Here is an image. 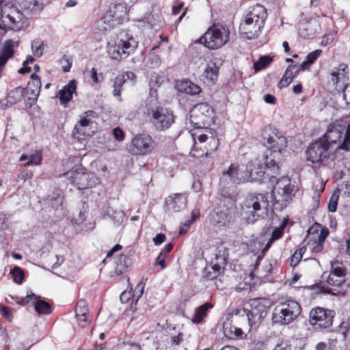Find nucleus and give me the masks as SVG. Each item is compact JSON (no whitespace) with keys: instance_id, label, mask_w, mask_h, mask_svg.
I'll use <instances>...</instances> for the list:
<instances>
[{"instance_id":"72a5a7b5","label":"nucleus","mask_w":350,"mask_h":350,"mask_svg":"<svg viewBox=\"0 0 350 350\" xmlns=\"http://www.w3.org/2000/svg\"><path fill=\"white\" fill-rule=\"evenodd\" d=\"M42 159L41 151L36 150L33 154L30 155L23 154L20 159V161H28L27 165H38L41 163Z\"/></svg>"},{"instance_id":"dca6fc26","label":"nucleus","mask_w":350,"mask_h":350,"mask_svg":"<svg viewBox=\"0 0 350 350\" xmlns=\"http://www.w3.org/2000/svg\"><path fill=\"white\" fill-rule=\"evenodd\" d=\"M267 301L265 299H252L250 301L251 309H243V312L247 316L250 326L258 323L261 319L266 316L267 312Z\"/></svg>"},{"instance_id":"338daca9","label":"nucleus","mask_w":350,"mask_h":350,"mask_svg":"<svg viewBox=\"0 0 350 350\" xmlns=\"http://www.w3.org/2000/svg\"><path fill=\"white\" fill-rule=\"evenodd\" d=\"M90 76L94 83H98L99 82L97 70L95 68L91 70Z\"/></svg>"},{"instance_id":"a211bd4d","label":"nucleus","mask_w":350,"mask_h":350,"mask_svg":"<svg viewBox=\"0 0 350 350\" xmlns=\"http://www.w3.org/2000/svg\"><path fill=\"white\" fill-rule=\"evenodd\" d=\"M334 312L323 308H316L310 312V323L317 329H326L332 326Z\"/></svg>"},{"instance_id":"052dcab7","label":"nucleus","mask_w":350,"mask_h":350,"mask_svg":"<svg viewBox=\"0 0 350 350\" xmlns=\"http://www.w3.org/2000/svg\"><path fill=\"white\" fill-rule=\"evenodd\" d=\"M165 256L163 254V252H161L157 258V264L159 265L161 269H164L165 267Z\"/></svg>"},{"instance_id":"393cba45","label":"nucleus","mask_w":350,"mask_h":350,"mask_svg":"<svg viewBox=\"0 0 350 350\" xmlns=\"http://www.w3.org/2000/svg\"><path fill=\"white\" fill-rule=\"evenodd\" d=\"M286 224H287V220L284 219L282 224L280 225V226L275 228L273 231L270 240L269 241V242L266 244V245L262 250V256H258L256 260V262L255 265V270L257 269V267L259 265V262L260 261L261 258L263 256L265 252H267L269 249L272 243L274 242L275 241L278 240L282 236L284 229L286 227Z\"/></svg>"},{"instance_id":"7ed1b4c3","label":"nucleus","mask_w":350,"mask_h":350,"mask_svg":"<svg viewBox=\"0 0 350 350\" xmlns=\"http://www.w3.org/2000/svg\"><path fill=\"white\" fill-rule=\"evenodd\" d=\"M138 42L125 31L111 36L107 42V53L113 59L127 57L137 47Z\"/></svg>"},{"instance_id":"69168bd1","label":"nucleus","mask_w":350,"mask_h":350,"mask_svg":"<svg viewBox=\"0 0 350 350\" xmlns=\"http://www.w3.org/2000/svg\"><path fill=\"white\" fill-rule=\"evenodd\" d=\"M312 250L314 252H319L321 251L323 247V244L319 243V241H315L312 244Z\"/></svg>"},{"instance_id":"864d4df0","label":"nucleus","mask_w":350,"mask_h":350,"mask_svg":"<svg viewBox=\"0 0 350 350\" xmlns=\"http://www.w3.org/2000/svg\"><path fill=\"white\" fill-rule=\"evenodd\" d=\"M343 98L347 106L350 107V85H347L343 90Z\"/></svg>"},{"instance_id":"de8ad7c7","label":"nucleus","mask_w":350,"mask_h":350,"mask_svg":"<svg viewBox=\"0 0 350 350\" xmlns=\"http://www.w3.org/2000/svg\"><path fill=\"white\" fill-rule=\"evenodd\" d=\"M321 53V50H315V51L310 52V53L308 54V55L306 56V59L308 60V62L309 63H310L312 64L320 56Z\"/></svg>"},{"instance_id":"cd10ccee","label":"nucleus","mask_w":350,"mask_h":350,"mask_svg":"<svg viewBox=\"0 0 350 350\" xmlns=\"http://www.w3.org/2000/svg\"><path fill=\"white\" fill-rule=\"evenodd\" d=\"M33 299L36 300L34 308L39 314H49L51 312L50 305L44 301L38 299V297L35 294L27 295L25 297L27 303Z\"/></svg>"},{"instance_id":"bb28decb","label":"nucleus","mask_w":350,"mask_h":350,"mask_svg":"<svg viewBox=\"0 0 350 350\" xmlns=\"http://www.w3.org/2000/svg\"><path fill=\"white\" fill-rule=\"evenodd\" d=\"M135 75L133 72H126L120 77H117L115 79L113 83V95L118 98L120 101H122L121 98V91L122 85L126 82L128 79H132L135 77Z\"/></svg>"},{"instance_id":"f8f14e48","label":"nucleus","mask_w":350,"mask_h":350,"mask_svg":"<svg viewBox=\"0 0 350 350\" xmlns=\"http://www.w3.org/2000/svg\"><path fill=\"white\" fill-rule=\"evenodd\" d=\"M299 304L293 300H287L277 306L272 313V321L275 324L285 325L295 320L301 313Z\"/></svg>"},{"instance_id":"680f3d73","label":"nucleus","mask_w":350,"mask_h":350,"mask_svg":"<svg viewBox=\"0 0 350 350\" xmlns=\"http://www.w3.org/2000/svg\"><path fill=\"white\" fill-rule=\"evenodd\" d=\"M331 81L334 84L336 85L339 81H343V79L337 75L336 71L334 69L331 72Z\"/></svg>"},{"instance_id":"603ef678","label":"nucleus","mask_w":350,"mask_h":350,"mask_svg":"<svg viewBox=\"0 0 350 350\" xmlns=\"http://www.w3.org/2000/svg\"><path fill=\"white\" fill-rule=\"evenodd\" d=\"M192 224V221L187 220L183 225L180 226L179 229V234H183L187 232L191 225Z\"/></svg>"},{"instance_id":"1a4fd4ad","label":"nucleus","mask_w":350,"mask_h":350,"mask_svg":"<svg viewBox=\"0 0 350 350\" xmlns=\"http://www.w3.org/2000/svg\"><path fill=\"white\" fill-rule=\"evenodd\" d=\"M229 38V28L220 23H215L208 29L198 42L203 44L208 49L215 50L225 45Z\"/></svg>"},{"instance_id":"a19ab883","label":"nucleus","mask_w":350,"mask_h":350,"mask_svg":"<svg viewBox=\"0 0 350 350\" xmlns=\"http://www.w3.org/2000/svg\"><path fill=\"white\" fill-rule=\"evenodd\" d=\"M12 275L14 282L17 284H21L24 279V273L19 267H14L10 271Z\"/></svg>"},{"instance_id":"13d9d810","label":"nucleus","mask_w":350,"mask_h":350,"mask_svg":"<svg viewBox=\"0 0 350 350\" xmlns=\"http://www.w3.org/2000/svg\"><path fill=\"white\" fill-rule=\"evenodd\" d=\"M88 314H85L83 317L81 316H76L77 318L79 324L81 327H85L89 323V320L88 318Z\"/></svg>"},{"instance_id":"e433bc0d","label":"nucleus","mask_w":350,"mask_h":350,"mask_svg":"<svg viewBox=\"0 0 350 350\" xmlns=\"http://www.w3.org/2000/svg\"><path fill=\"white\" fill-rule=\"evenodd\" d=\"M272 62V57L269 55L262 56L254 64L256 71H259L267 67Z\"/></svg>"},{"instance_id":"0e129e2a","label":"nucleus","mask_w":350,"mask_h":350,"mask_svg":"<svg viewBox=\"0 0 350 350\" xmlns=\"http://www.w3.org/2000/svg\"><path fill=\"white\" fill-rule=\"evenodd\" d=\"M264 100L268 104L274 105L276 102V98L274 96L267 94L264 96Z\"/></svg>"},{"instance_id":"8fccbe9b","label":"nucleus","mask_w":350,"mask_h":350,"mask_svg":"<svg viewBox=\"0 0 350 350\" xmlns=\"http://www.w3.org/2000/svg\"><path fill=\"white\" fill-rule=\"evenodd\" d=\"M113 133L116 139L119 142L123 141L124 138V132L119 127L115 128L113 129Z\"/></svg>"},{"instance_id":"2eb2a0df","label":"nucleus","mask_w":350,"mask_h":350,"mask_svg":"<svg viewBox=\"0 0 350 350\" xmlns=\"http://www.w3.org/2000/svg\"><path fill=\"white\" fill-rule=\"evenodd\" d=\"M266 171H263L259 164L254 162H249L246 165V172L243 173L245 181L260 182L264 177H267L271 182H273L275 176L274 174H278L279 171L274 172L273 167H267L265 165Z\"/></svg>"},{"instance_id":"4be33fe9","label":"nucleus","mask_w":350,"mask_h":350,"mask_svg":"<svg viewBox=\"0 0 350 350\" xmlns=\"http://www.w3.org/2000/svg\"><path fill=\"white\" fill-rule=\"evenodd\" d=\"M95 113L93 111H85L83 116H81L79 122L75 126V133H77L81 135H88L89 136L90 134L88 132V127L92 126L94 123L92 120L88 118L90 116H93Z\"/></svg>"},{"instance_id":"4c0bfd02","label":"nucleus","mask_w":350,"mask_h":350,"mask_svg":"<svg viewBox=\"0 0 350 350\" xmlns=\"http://www.w3.org/2000/svg\"><path fill=\"white\" fill-rule=\"evenodd\" d=\"M238 185L235 181L232 180L229 176H227V174H224L222 172L221 176L219 179V186L224 189L225 188H232L236 187Z\"/></svg>"},{"instance_id":"b1692460","label":"nucleus","mask_w":350,"mask_h":350,"mask_svg":"<svg viewBox=\"0 0 350 350\" xmlns=\"http://www.w3.org/2000/svg\"><path fill=\"white\" fill-rule=\"evenodd\" d=\"M299 72V66L297 65H290L286 69L284 74L278 84L280 89L287 87Z\"/></svg>"},{"instance_id":"a18cd8bd","label":"nucleus","mask_w":350,"mask_h":350,"mask_svg":"<svg viewBox=\"0 0 350 350\" xmlns=\"http://www.w3.org/2000/svg\"><path fill=\"white\" fill-rule=\"evenodd\" d=\"M334 69L335 70V71H336L337 75L343 79L344 82L347 81V79H348L347 65L345 64H341L338 67L334 68Z\"/></svg>"},{"instance_id":"c9c22d12","label":"nucleus","mask_w":350,"mask_h":350,"mask_svg":"<svg viewBox=\"0 0 350 350\" xmlns=\"http://www.w3.org/2000/svg\"><path fill=\"white\" fill-rule=\"evenodd\" d=\"M129 264L130 259L126 255H120L116 261V268L115 270L116 274L118 275L124 273L126 271Z\"/></svg>"},{"instance_id":"f257e3e1","label":"nucleus","mask_w":350,"mask_h":350,"mask_svg":"<svg viewBox=\"0 0 350 350\" xmlns=\"http://www.w3.org/2000/svg\"><path fill=\"white\" fill-rule=\"evenodd\" d=\"M263 138L268 148L265 157L264 165L273 167L274 172H276L279 171V163L282 158V154L286 147V139L279 133L273 131L270 133L265 132Z\"/></svg>"},{"instance_id":"f03ea898","label":"nucleus","mask_w":350,"mask_h":350,"mask_svg":"<svg viewBox=\"0 0 350 350\" xmlns=\"http://www.w3.org/2000/svg\"><path fill=\"white\" fill-rule=\"evenodd\" d=\"M266 18L267 10L264 6L255 5L240 24V33L249 40L257 38L264 27Z\"/></svg>"},{"instance_id":"c03bdc74","label":"nucleus","mask_w":350,"mask_h":350,"mask_svg":"<svg viewBox=\"0 0 350 350\" xmlns=\"http://www.w3.org/2000/svg\"><path fill=\"white\" fill-rule=\"evenodd\" d=\"M338 198L339 196L336 192H334L330 197L328 203V210L329 212L334 213L336 211Z\"/></svg>"},{"instance_id":"ea45409f","label":"nucleus","mask_w":350,"mask_h":350,"mask_svg":"<svg viewBox=\"0 0 350 350\" xmlns=\"http://www.w3.org/2000/svg\"><path fill=\"white\" fill-rule=\"evenodd\" d=\"M332 280L334 282V284H332V282H327L329 286L326 288L323 287L324 292L327 293H330L334 295H337L342 293V292L338 290L336 288L340 287L343 284H335L336 277H334Z\"/></svg>"},{"instance_id":"9d476101","label":"nucleus","mask_w":350,"mask_h":350,"mask_svg":"<svg viewBox=\"0 0 350 350\" xmlns=\"http://www.w3.org/2000/svg\"><path fill=\"white\" fill-rule=\"evenodd\" d=\"M321 139H324L329 144H338L337 149L350 151V123L348 127L338 122L330 124Z\"/></svg>"},{"instance_id":"0eeeda50","label":"nucleus","mask_w":350,"mask_h":350,"mask_svg":"<svg viewBox=\"0 0 350 350\" xmlns=\"http://www.w3.org/2000/svg\"><path fill=\"white\" fill-rule=\"evenodd\" d=\"M269 202L262 193L249 196L243 202L242 208L248 223H252L267 215Z\"/></svg>"},{"instance_id":"aec40b11","label":"nucleus","mask_w":350,"mask_h":350,"mask_svg":"<svg viewBox=\"0 0 350 350\" xmlns=\"http://www.w3.org/2000/svg\"><path fill=\"white\" fill-rule=\"evenodd\" d=\"M166 209L170 212H178L186 207L187 198L181 193L169 196L165 200Z\"/></svg>"},{"instance_id":"f704fd0d","label":"nucleus","mask_w":350,"mask_h":350,"mask_svg":"<svg viewBox=\"0 0 350 350\" xmlns=\"http://www.w3.org/2000/svg\"><path fill=\"white\" fill-rule=\"evenodd\" d=\"M317 26L318 23L316 21L308 22L300 29L299 33L302 37L306 38L312 37L316 33V29L314 27H317Z\"/></svg>"},{"instance_id":"4468645a","label":"nucleus","mask_w":350,"mask_h":350,"mask_svg":"<svg viewBox=\"0 0 350 350\" xmlns=\"http://www.w3.org/2000/svg\"><path fill=\"white\" fill-rule=\"evenodd\" d=\"M236 207L230 199L224 200L212 215V222L217 226H225L230 224L234 217Z\"/></svg>"},{"instance_id":"473e14b6","label":"nucleus","mask_w":350,"mask_h":350,"mask_svg":"<svg viewBox=\"0 0 350 350\" xmlns=\"http://www.w3.org/2000/svg\"><path fill=\"white\" fill-rule=\"evenodd\" d=\"M224 174H227L232 180L237 183L240 184L245 182L243 173H239L238 165L235 164H231L228 170L223 172Z\"/></svg>"},{"instance_id":"39448f33","label":"nucleus","mask_w":350,"mask_h":350,"mask_svg":"<svg viewBox=\"0 0 350 350\" xmlns=\"http://www.w3.org/2000/svg\"><path fill=\"white\" fill-rule=\"evenodd\" d=\"M298 191V187L292 183L287 176L277 180L272 189L273 205L276 209L282 210L291 201Z\"/></svg>"},{"instance_id":"c756f323","label":"nucleus","mask_w":350,"mask_h":350,"mask_svg":"<svg viewBox=\"0 0 350 350\" xmlns=\"http://www.w3.org/2000/svg\"><path fill=\"white\" fill-rule=\"evenodd\" d=\"M40 80L36 79L35 81H31L29 82L28 88L26 90V92L28 94L29 92H31V96L28 98L30 105H32L36 102L40 94Z\"/></svg>"},{"instance_id":"7c9ffc66","label":"nucleus","mask_w":350,"mask_h":350,"mask_svg":"<svg viewBox=\"0 0 350 350\" xmlns=\"http://www.w3.org/2000/svg\"><path fill=\"white\" fill-rule=\"evenodd\" d=\"M213 307V305L211 303L207 302L197 308L192 318V321L196 324L201 323L203 319L206 317L208 310Z\"/></svg>"},{"instance_id":"58836bf2","label":"nucleus","mask_w":350,"mask_h":350,"mask_svg":"<svg viewBox=\"0 0 350 350\" xmlns=\"http://www.w3.org/2000/svg\"><path fill=\"white\" fill-rule=\"evenodd\" d=\"M88 303L84 299L79 300L75 308L76 316L83 317L85 314H88Z\"/></svg>"},{"instance_id":"f3484780","label":"nucleus","mask_w":350,"mask_h":350,"mask_svg":"<svg viewBox=\"0 0 350 350\" xmlns=\"http://www.w3.org/2000/svg\"><path fill=\"white\" fill-rule=\"evenodd\" d=\"M154 149V140L148 134L136 135L131 140L129 151L133 155H146Z\"/></svg>"},{"instance_id":"c85d7f7f","label":"nucleus","mask_w":350,"mask_h":350,"mask_svg":"<svg viewBox=\"0 0 350 350\" xmlns=\"http://www.w3.org/2000/svg\"><path fill=\"white\" fill-rule=\"evenodd\" d=\"M26 89L21 87H17L11 90L6 97V101L10 105H15L21 101L25 96Z\"/></svg>"},{"instance_id":"bf43d9fd","label":"nucleus","mask_w":350,"mask_h":350,"mask_svg":"<svg viewBox=\"0 0 350 350\" xmlns=\"http://www.w3.org/2000/svg\"><path fill=\"white\" fill-rule=\"evenodd\" d=\"M314 350H332L330 345L320 342L316 345Z\"/></svg>"},{"instance_id":"49530a36","label":"nucleus","mask_w":350,"mask_h":350,"mask_svg":"<svg viewBox=\"0 0 350 350\" xmlns=\"http://www.w3.org/2000/svg\"><path fill=\"white\" fill-rule=\"evenodd\" d=\"M273 350H299L298 348L292 346L288 342H282L276 345Z\"/></svg>"},{"instance_id":"4d7b16f0","label":"nucleus","mask_w":350,"mask_h":350,"mask_svg":"<svg viewBox=\"0 0 350 350\" xmlns=\"http://www.w3.org/2000/svg\"><path fill=\"white\" fill-rule=\"evenodd\" d=\"M144 284L142 282H140L137 285V286L135 287V293L137 297V299H139V298L142 295V294L144 293Z\"/></svg>"},{"instance_id":"5701e85b","label":"nucleus","mask_w":350,"mask_h":350,"mask_svg":"<svg viewBox=\"0 0 350 350\" xmlns=\"http://www.w3.org/2000/svg\"><path fill=\"white\" fill-rule=\"evenodd\" d=\"M77 90V81L71 80L61 90L58 92L57 96L59 98L60 103L66 106L72 99V95Z\"/></svg>"},{"instance_id":"423d86ee","label":"nucleus","mask_w":350,"mask_h":350,"mask_svg":"<svg viewBox=\"0 0 350 350\" xmlns=\"http://www.w3.org/2000/svg\"><path fill=\"white\" fill-rule=\"evenodd\" d=\"M329 144L324 139L312 142L308 147L306 154L307 160L312 163H319L330 169H334L333 156L330 153Z\"/></svg>"},{"instance_id":"6e6d98bb","label":"nucleus","mask_w":350,"mask_h":350,"mask_svg":"<svg viewBox=\"0 0 350 350\" xmlns=\"http://www.w3.org/2000/svg\"><path fill=\"white\" fill-rule=\"evenodd\" d=\"M1 314L5 317L9 321H12V316L8 308L3 306L0 310Z\"/></svg>"},{"instance_id":"ddd939ff","label":"nucleus","mask_w":350,"mask_h":350,"mask_svg":"<svg viewBox=\"0 0 350 350\" xmlns=\"http://www.w3.org/2000/svg\"><path fill=\"white\" fill-rule=\"evenodd\" d=\"M191 122L198 127L210 126L214 123L215 112L206 103L196 105L190 111Z\"/></svg>"},{"instance_id":"e2e57ef3","label":"nucleus","mask_w":350,"mask_h":350,"mask_svg":"<svg viewBox=\"0 0 350 350\" xmlns=\"http://www.w3.org/2000/svg\"><path fill=\"white\" fill-rule=\"evenodd\" d=\"M327 235L328 230H322L317 241H319V243L323 244L325 239H326Z\"/></svg>"},{"instance_id":"3c124183","label":"nucleus","mask_w":350,"mask_h":350,"mask_svg":"<svg viewBox=\"0 0 350 350\" xmlns=\"http://www.w3.org/2000/svg\"><path fill=\"white\" fill-rule=\"evenodd\" d=\"M165 235L163 233L157 234L154 238H153V242L155 245H159L165 242Z\"/></svg>"},{"instance_id":"a878e982","label":"nucleus","mask_w":350,"mask_h":350,"mask_svg":"<svg viewBox=\"0 0 350 350\" xmlns=\"http://www.w3.org/2000/svg\"><path fill=\"white\" fill-rule=\"evenodd\" d=\"M176 88L178 92L189 95H196L201 92L198 85L187 80L178 81Z\"/></svg>"},{"instance_id":"79ce46f5","label":"nucleus","mask_w":350,"mask_h":350,"mask_svg":"<svg viewBox=\"0 0 350 350\" xmlns=\"http://www.w3.org/2000/svg\"><path fill=\"white\" fill-rule=\"evenodd\" d=\"M306 250V247L303 246V247L299 248L298 250H297L294 252V254L291 256V265L292 266L295 267L299 263V262L301 260V259L303 256V254H304Z\"/></svg>"},{"instance_id":"5fc2aeb1","label":"nucleus","mask_w":350,"mask_h":350,"mask_svg":"<svg viewBox=\"0 0 350 350\" xmlns=\"http://www.w3.org/2000/svg\"><path fill=\"white\" fill-rule=\"evenodd\" d=\"M124 216L123 211H119L116 212L113 216H111V219L115 220L116 224H120L123 221Z\"/></svg>"},{"instance_id":"774afa93","label":"nucleus","mask_w":350,"mask_h":350,"mask_svg":"<svg viewBox=\"0 0 350 350\" xmlns=\"http://www.w3.org/2000/svg\"><path fill=\"white\" fill-rule=\"evenodd\" d=\"M121 248H122V246H121L120 245H119V244L116 245H115V246H114L111 250H110L107 252L106 257H107V258H110L111 256H113V254L116 252H117V251L120 250Z\"/></svg>"},{"instance_id":"20e7f679","label":"nucleus","mask_w":350,"mask_h":350,"mask_svg":"<svg viewBox=\"0 0 350 350\" xmlns=\"http://www.w3.org/2000/svg\"><path fill=\"white\" fill-rule=\"evenodd\" d=\"M146 108L144 113L146 119L157 130H165L174 123V116L172 112L158 105L155 98H151Z\"/></svg>"},{"instance_id":"6e6552de","label":"nucleus","mask_w":350,"mask_h":350,"mask_svg":"<svg viewBox=\"0 0 350 350\" xmlns=\"http://www.w3.org/2000/svg\"><path fill=\"white\" fill-rule=\"evenodd\" d=\"M26 20L22 12L12 3H0V29L20 30L26 23Z\"/></svg>"},{"instance_id":"412c9836","label":"nucleus","mask_w":350,"mask_h":350,"mask_svg":"<svg viewBox=\"0 0 350 350\" xmlns=\"http://www.w3.org/2000/svg\"><path fill=\"white\" fill-rule=\"evenodd\" d=\"M336 277L335 284H344L345 282V268L343 264L339 261H335L331 264V270L327 278V282H332L333 278Z\"/></svg>"},{"instance_id":"37998d69","label":"nucleus","mask_w":350,"mask_h":350,"mask_svg":"<svg viewBox=\"0 0 350 350\" xmlns=\"http://www.w3.org/2000/svg\"><path fill=\"white\" fill-rule=\"evenodd\" d=\"M33 53L35 56L40 57L42 55L44 44L40 40H34L31 44Z\"/></svg>"},{"instance_id":"2f4dec72","label":"nucleus","mask_w":350,"mask_h":350,"mask_svg":"<svg viewBox=\"0 0 350 350\" xmlns=\"http://www.w3.org/2000/svg\"><path fill=\"white\" fill-rule=\"evenodd\" d=\"M219 73V68L216 66L215 63H208L204 72V77L211 83H215L217 80Z\"/></svg>"},{"instance_id":"6ab92c4d","label":"nucleus","mask_w":350,"mask_h":350,"mask_svg":"<svg viewBox=\"0 0 350 350\" xmlns=\"http://www.w3.org/2000/svg\"><path fill=\"white\" fill-rule=\"evenodd\" d=\"M72 182L78 189H84L96 185L99 180L97 176L92 172L77 171L72 176Z\"/></svg>"},{"instance_id":"9b49d317","label":"nucleus","mask_w":350,"mask_h":350,"mask_svg":"<svg viewBox=\"0 0 350 350\" xmlns=\"http://www.w3.org/2000/svg\"><path fill=\"white\" fill-rule=\"evenodd\" d=\"M128 10L125 3H111L109 10L96 23L98 29L107 32L121 23L127 16Z\"/></svg>"},{"instance_id":"09e8293b","label":"nucleus","mask_w":350,"mask_h":350,"mask_svg":"<svg viewBox=\"0 0 350 350\" xmlns=\"http://www.w3.org/2000/svg\"><path fill=\"white\" fill-rule=\"evenodd\" d=\"M51 205L53 207L57 208V206H61L62 204L63 198L61 196L60 193H57V196L55 198H51Z\"/></svg>"}]
</instances>
